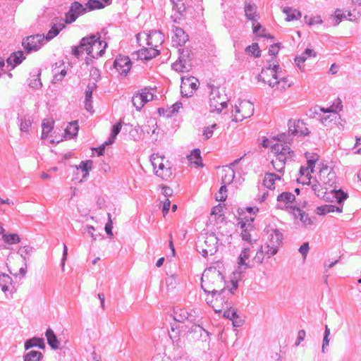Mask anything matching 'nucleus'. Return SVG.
Wrapping results in <instances>:
<instances>
[{
    "instance_id": "1",
    "label": "nucleus",
    "mask_w": 361,
    "mask_h": 361,
    "mask_svg": "<svg viewBox=\"0 0 361 361\" xmlns=\"http://www.w3.org/2000/svg\"><path fill=\"white\" fill-rule=\"evenodd\" d=\"M315 178L317 183L312 185V189L318 197L328 200L330 199L329 195L331 194L338 204L348 198V193L335 188L336 175L331 167L324 164H320Z\"/></svg>"
},
{
    "instance_id": "2",
    "label": "nucleus",
    "mask_w": 361,
    "mask_h": 361,
    "mask_svg": "<svg viewBox=\"0 0 361 361\" xmlns=\"http://www.w3.org/2000/svg\"><path fill=\"white\" fill-rule=\"evenodd\" d=\"M238 278L235 274L226 281L222 273L214 267L205 269L201 279V287L206 294L225 293L228 289L231 293L238 288Z\"/></svg>"
},
{
    "instance_id": "3",
    "label": "nucleus",
    "mask_w": 361,
    "mask_h": 361,
    "mask_svg": "<svg viewBox=\"0 0 361 361\" xmlns=\"http://www.w3.org/2000/svg\"><path fill=\"white\" fill-rule=\"evenodd\" d=\"M140 49L137 51V56L141 60H149L159 54L157 48L164 42L163 35L159 32H152L149 34L142 32L136 36Z\"/></svg>"
},
{
    "instance_id": "4",
    "label": "nucleus",
    "mask_w": 361,
    "mask_h": 361,
    "mask_svg": "<svg viewBox=\"0 0 361 361\" xmlns=\"http://www.w3.org/2000/svg\"><path fill=\"white\" fill-rule=\"evenodd\" d=\"M267 233V239L260 251L257 252L253 260L257 264H261L264 257L270 258L274 255L282 243V234L276 229L267 226L265 229Z\"/></svg>"
},
{
    "instance_id": "5",
    "label": "nucleus",
    "mask_w": 361,
    "mask_h": 361,
    "mask_svg": "<svg viewBox=\"0 0 361 361\" xmlns=\"http://www.w3.org/2000/svg\"><path fill=\"white\" fill-rule=\"evenodd\" d=\"M81 47L85 49V52L92 60L103 55L106 47V43L101 41L99 36L90 35L82 38Z\"/></svg>"
},
{
    "instance_id": "6",
    "label": "nucleus",
    "mask_w": 361,
    "mask_h": 361,
    "mask_svg": "<svg viewBox=\"0 0 361 361\" xmlns=\"http://www.w3.org/2000/svg\"><path fill=\"white\" fill-rule=\"evenodd\" d=\"M246 212L247 215L245 214L243 216L238 219V224L241 228V236L243 240L251 243L252 241H255L252 238V233L254 232V226L252 222L255 218V213L258 212L257 207H247Z\"/></svg>"
},
{
    "instance_id": "7",
    "label": "nucleus",
    "mask_w": 361,
    "mask_h": 361,
    "mask_svg": "<svg viewBox=\"0 0 361 361\" xmlns=\"http://www.w3.org/2000/svg\"><path fill=\"white\" fill-rule=\"evenodd\" d=\"M228 97L224 88L212 87L209 98L210 111L221 113L227 107Z\"/></svg>"
},
{
    "instance_id": "8",
    "label": "nucleus",
    "mask_w": 361,
    "mask_h": 361,
    "mask_svg": "<svg viewBox=\"0 0 361 361\" xmlns=\"http://www.w3.org/2000/svg\"><path fill=\"white\" fill-rule=\"evenodd\" d=\"M151 162L154 173L157 177L163 180H167L171 177L173 173L171 164L164 156L153 154L151 156Z\"/></svg>"
},
{
    "instance_id": "9",
    "label": "nucleus",
    "mask_w": 361,
    "mask_h": 361,
    "mask_svg": "<svg viewBox=\"0 0 361 361\" xmlns=\"http://www.w3.org/2000/svg\"><path fill=\"white\" fill-rule=\"evenodd\" d=\"M254 113V105L248 100H239L231 111L232 121L238 123L250 118Z\"/></svg>"
},
{
    "instance_id": "10",
    "label": "nucleus",
    "mask_w": 361,
    "mask_h": 361,
    "mask_svg": "<svg viewBox=\"0 0 361 361\" xmlns=\"http://www.w3.org/2000/svg\"><path fill=\"white\" fill-rule=\"evenodd\" d=\"M54 121L53 118H45L42 123V140H47L51 145L63 141V135L54 130Z\"/></svg>"
},
{
    "instance_id": "11",
    "label": "nucleus",
    "mask_w": 361,
    "mask_h": 361,
    "mask_svg": "<svg viewBox=\"0 0 361 361\" xmlns=\"http://www.w3.org/2000/svg\"><path fill=\"white\" fill-rule=\"evenodd\" d=\"M218 248V238L213 233H207L199 242L198 252L204 257L214 255Z\"/></svg>"
},
{
    "instance_id": "12",
    "label": "nucleus",
    "mask_w": 361,
    "mask_h": 361,
    "mask_svg": "<svg viewBox=\"0 0 361 361\" xmlns=\"http://www.w3.org/2000/svg\"><path fill=\"white\" fill-rule=\"evenodd\" d=\"M7 268L9 272L14 276H25L27 264L25 258L23 256H15L10 254L8 256Z\"/></svg>"
},
{
    "instance_id": "13",
    "label": "nucleus",
    "mask_w": 361,
    "mask_h": 361,
    "mask_svg": "<svg viewBox=\"0 0 361 361\" xmlns=\"http://www.w3.org/2000/svg\"><path fill=\"white\" fill-rule=\"evenodd\" d=\"M279 65L275 63L262 69L258 75V80L271 87L276 82V78H279Z\"/></svg>"
},
{
    "instance_id": "14",
    "label": "nucleus",
    "mask_w": 361,
    "mask_h": 361,
    "mask_svg": "<svg viewBox=\"0 0 361 361\" xmlns=\"http://www.w3.org/2000/svg\"><path fill=\"white\" fill-rule=\"evenodd\" d=\"M224 293H207L205 300L216 312H221L227 305V301L224 295Z\"/></svg>"
},
{
    "instance_id": "15",
    "label": "nucleus",
    "mask_w": 361,
    "mask_h": 361,
    "mask_svg": "<svg viewBox=\"0 0 361 361\" xmlns=\"http://www.w3.org/2000/svg\"><path fill=\"white\" fill-rule=\"evenodd\" d=\"M171 7L167 11L168 16L174 22L178 23L185 12L183 0H171Z\"/></svg>"
},
{
    "instance_id": "16",
    "label": "nucleus",
    "mask_w": 361,
    "mask_h": 361,
    "mask_svg": "<svg viewBox=\"0 0 361 361\" xmlns=\"http://www.w3.org/2000/svg\"><path fill=\"white\" fill-rule=\"evenodd\" d=\"M359 17V13L355 10L353 11H344L340 8L336 9L334 13L331 15V18L333 21V24L334 25H338L341 23L349 20V21H355L357 20Z\"/></svg>"
},
{
    "instance_id": "17",
    "label": "nucleus",
    "mask_w": 361,
    "mask_h": 361,
    "mask_svg": "<svg viewBox=\"0 0 361 361\" xmlns=\"http://www.w3.org/2000/svg\"><path fill=\"white\" fill-rule=\"evenodd\" d=\"M200 85L198 80L192 76L181 78L180 91L185 97H191Z\"/></svg>"
},
{
    "instance_id": "18",
    "label": "nucleus",
    "mask_w": 361,
    "mask_h": 361,
    "mask_svg": "<svg viewBox=\"0 0 361 361\" xmlns=\"http://www.w3.org/2000/svg\"><path fill=\"white\" fill-rule=\"evenodd\" d=\"M114 67L121 75H126L131 69L130 58L125 55H118L114 62Z\"/></svg>"
},
{
    "instance_id": "19",
    "label": "nucleus",
    "mask_w": 361,
    "mask_h": 361,
    "mask_svg": "<svg viewBox=\"0 0 361 361\" xmlns=\"http://www.w3.org/2000/svg\"><path fill=\"white\" fill-rule=\"evenodd\" d=\"M153 97L150 90L145 89L133 95L132 102L137 110L140 111L147 102L152 100Z\"/></svg>"
},
{
    "instance_id": "20",
    "label": "nucleus",
    "mask_w": 361,
    "mask_h": 361,
    "mask_svg": "<svg viewBox=\"0 0 361 361\" xmlns=\"http://www.w3.org/2000/svg\"><path fill=\"white\" fill-rule=\"evenodd\" d=\"M44 40V36L40 35L30 36L26 37L23 41V46L25 49L28 52L31 51H36L40 48L42 42Z\"/></svg>"
},
{
    "instance_id": "21",
    "label": "nucleus",
    "mask_w": 361,
    "mask_h": 361,
    "mask_svg": "<svg viewBox=\"0 0 361 361\" xmlns=\"http://www.w3.org/2000/svg\"><path fill=\"white\" fill-rule=\"evenodd\" d=\"M313 160L310 159L307 161V166H301L299 171V177L297 180L302 184H310L312 179V173L313 172Z\"/></svg>"
},
{
    "instance_id": "22",
    "label": "nucleus",
    "mask_w": 361,
    "mask_h": 361,
    "mask_svg": "<svg viewBox=\"0 0 361 361\" xmlns=\"http://www.w3.org/2000/svg\"><path fill=\"white\" fill-rule=\"evenodd\" d=\"M85 11V8L82 4L75 1L71 6L69 11L66 14L65 23H71L74 22L77 18Z\"/></svg>"
},
{
    "instance_id": "23",
    "label": "nucleus",
    "mask_w": 361,
    "mask_h": 361,
    "mask_svg": "<svg viewBox=\"0 0 361 361\" xmlns=\"http://www.w3.org/2000/svg\"><path fill=\"white\" fill-rule=\"evenodd\" d=\"M283 184V178L281 175L274 173H267L263 180V185L269 190H274L277 186Z\"/></svg>"
},
{
    "instance_id": "24",
    "label": "nucleus",
    "mask_w": 361,
    "mask_h": 361,
    "mask_svg": "<svg viewBox=\"0 0 361 361\" xmlns=\"http://www.w3.org/2000/svg\"><path fill=\"white\" fill-rule=\"evenodd\" d=\"M271 151L274 153L275 155L279 157L281 155L282 157L284 158V161H287L290 159L293 155V152L290 149V148L287 146L284 145L281 142H278L276 144H274L271 147Z\"/></svg>"
},
{
    "instance_id": "25",
    "label": "nucleus",
    "mask_w": 361,
    "mask_h": 361,
    "mask_svg": "<svg viewBox=\"0 0 361 361\" xmlns=\"http://www.w3.org/2000/svg\"><path fill=\"white\" fill-rule=\"evenodd\" d=\"M293 84V80L288 76H281L276 78V82L271 86L275 90L283 92L288 90Z\"/></svg>"
},
{
    "instance_id": "26",
    "label": "nucleus",
    "mask_w": 361,
    "mask_h": 361,
    "mask_svg": "<svg viewBox=\"0 0 361 361\" xmlns=\"http://www.w3.org/2000/svg\"><path fill=\"white\" fill-rule=\"evenodd\" d=\"M289 128L293 133L298 135H305L309 133L304 122L298 120L289 122Z\"/></svg>"
},
{
    "instance_id": "27",
    "label": "nucleus",
    "mask_w": 361,
    "mask_h": 361,
    "mask_svg": "<svg viewBox=\"0 0 361 361\" xmlns=\"http://www.w3.org/2000/svg\"><path fill=\"white\" fill-rule=\"evenodd\" d=\"M55 23L50 30L47 34L46 38L51 39L56 36L61 30L65 27V20L62 18H57L54 20Z\"/></svg>"
},
{
    "instance_id": "28",
    "label": "nucleus",
    "mask_w": 361,
    "mask_h": 361,
    "mask_svg": "<svg viewBox=\"0 0 361 361\" xmlns=\"http://www.w3.org/2000/svg\"><path fill=\"white\" fill-rule=\"evenodd\" d=\"M172 41L178 46H182L188 40V36L180 27H176L173 30V35L171 37Z\"/></svg>"
},
{
    "instance_id": "29",
    "label": "nucleus",
    "mask_w": 361,
    "mask_h": 361,
    "mask_svg": "<svg viewBox=\"0 0 361 361\" xmlns=\"http://www.w3.org/2000/svg\"><path fill=\"white\" fill-rule=\"evenodd\" d=\"M220 176L222 181V185H229L233 180L235 173L233 169L231 167H222L220 171Z\"/></svg>"
},
{
    "instance_id": "30",
    "label": "nucleus",
    "mask_w": 361,
    "mask_h": 361,
    "mask_svg": "<svg viewBox=\"0 0 361 361\" xmlns=\"http://www.w3.org/2000/svg\"><path fill=\"white\" fill-rule=\"evenodd\" d=\"M295 195L288 192H282L277 197V201L284 205L286 208L293 209L292 204L294 202Z\"/></svg>"
},
{
    "instance_id": "31",
    "label": "nucleus",
    "mask_w": 361,
    "mask_h": 361,
    "mask_svg": "<svg viewBox=\"0 0 361 361\" xmlns=\"http://www.w3.org/2000/svg\"><path fill=\"white\" fill-rule=\"evenodd\" d=\"M188 159L191 166L195 168L203 166L202 160L200 156V151L197 149L191 152V153L188 156Z\"/></svg>"
},
{
    "instance_id": "32",
    "label": "nucleus",
    "mask_w": 361,
    "mask_h": 361,
    "mask_svg": "<svg viewBox=\"0 0 361 361\" xmlns=\"http://www.w3.org/2000/svg\"><path fill=\"white\" fill-rule=\"evenodd\" d=\"M293 214L295 219H299L305 226H311L312 221L308 215L298 207H293Z\"/></svg>"
},
{
    "instance_id": "33",
    "label": "nucleus",
    "mask_w": 361,
    "mask_h": 361,
    "mask_svg": "<svg viewBox=\"0 0 361 361\" xmlns=\"http://www.w3.org/2000/svg\"><path fill=\"white\" fill-rule=\"evenodd\" d=\"M224 316L231 319L235 326H239L243 324V319L238 315L237 311L234 308L226 310L224 312Z\"/></svg>"
},
{
    "instance_id": "34",
    "label": "nucleus",
    "mask_w": 361,
    "mask_h": 361,
    "mask_svg": "<svg viewBox=\"0 0 361 361\" xmlns=\"http://www.w3.org/2000/svg\"><path fill=\"white\" fill-rule=\"evenodd\" d=\"M250 249L244 248L239 256L238 264L240 266H245V267H249L252 265V264L251 263L252 262L256 263V262L254 261L253 259L250 260Z\"/></svg>"
},
{
    "instance_id": "35",
    "label": "nucleus",
    "mask_w": 361,
    "mask_h": 361,
    "mask_svg": "<svg viewBox=\"0 0 361 361\" xmlns=\"http://www.w3.org/2000/svg\"><path fill=\"white\" fill-rule=\"evenodd\" d=\"M0 288L3 292L11 291L13 289L12 279L6 274H0Z\"/></svg>"
},
{
    "instance_id": "36",
    "label": "nucleus",
    "mask_w": 361,
    "mask_h": 361,
    "mask_svg": "<svg viewBox=\"0 0 361 361\" xmlns=\"http://www.w3.org/2000/svg\"><path fill=\"white\" fill-rule=\"evenodd\" d=\"M316 56V52L311 49H306L305 52L302 54V56H297L295 59L297 66L300 69L302 70L303 66L302 64L305 63V61L310 58L315 57Z\"/></svg>"
},
{
    "instance_id": "37",
    "label": "nucleus",
    "mask_w": 361,
    "mask_h": 361,
    "mask_svg": "<svg viewBox=\"0 0 361 361\" xmlns=\"http://www.w3.org/2000/svg\"><path fill=\"white\" fill-rule=\"evenodd\" d=\"M320 110L324 113L331 114L329 116L322 118V122L324 125H327L329 121H336L339 117L338 114L336 111V109L333 106L327 109L321 108Z\"/></svg>"
},
{
    "instance_id": "38",
    "label": "nucleus",
    "mask_w": 361,
    "mask_h": 361,
    "mask_svg": "<svg viewBox=\"0 0 361 361\" xmlns=\"http://www.w3.org/2000/svg\"><path fill=\"white\" fill-rule=\"evenodd\" d=\"M191 65L189 61L183 60L180 58L176 62H174L172 65V68L173 70L180 73L188 71Z\"/></svg>"
},
{
    "instance_id": "39",
    "label": "nucleus",
    "mask_w": 361,
    "mask_h": 361,
    "mask_svg": "<svg viewBox=\"0 0 361 361\" xmlns=\"http://www.w3.org/2000/svg\"><path fill=\"white\" fill-rule=\"evenodd\" d=\"M52 75L55 81H60L66 75L64 63H61L59 65L56 64L55 67L52 69Z\"/></svg>"
},
{
    "instance_id": "40",
    "label": "nucleus",
    "mask_w": 361,
    "mask_h": 361,
    "mask_svg": "<svg viewBox=\"0 0 361 361\" xmlns=\"http://www.w3.org/2000/svg\"><path fill=\"white\" fill-rule=\"evenodd\" d=\"M78 129L77 121L71 122L66 128L65 134L63 137L65 139H72L78 134Z\"/></svg>"
},
{
    "instance_id": "41",
    "label": "nucleus",
    "mask_w": 361,
    "mask_h": 361,
    "mask_svg": "<svg viewBox=\"0 0 361 361\" xmlns=\"http://www.w3.org/2000/svg\"><path fill=\"white\" fill-rule=\"evenodd\" d=\"M342 210V207H336L334 205L331 204H325L321 207H318L316 209V213L318 215H325L329 213L334 212L335 211L338 212H341Z\"/></svg>"
},
{
    "instance_id": "42",
    "label": "nucleus",
    "mask_w": 361,
    "mask_h": 361,
    "mask_svg": "<svg viewBox=\"0 0 361 361\" xmlns=\"http://www.w3.org/2000/svg\"><path fill=\"white\" fill-rule=\"evenodd\" d=\"M283 11L285 14H286L287 16L286 18V20L288 22L291 20H298L301 17V13L298 10L291 7H285L283 9Z\"/></svg>"
},
{
    "instance_id": "43",
    "label": "nucleus",
    "mask_w": 361,
    "mask_h": 361,
    "mask_svg": "<svg viewBox=\"0 0 361 361\" xmlns=\"http://www.w3.org/2000/svg\"><path fill=\"white\" fill-rule=\"evenodd\" d=\"M183 326L180 324H177L174 326L171 327L169 335L173 342L177 343L179 342L181 333L183 332Z\"/></svg>"
},
{
    "instance_id": "44",
    "label": "nucleus",
    "mask_w": 361,
    "mask_h": 361,
    "mask_svg": "<svg viewBox=\"0 0 361 361\" xmlns=\"http://www.w3.org/2000/svg\"><path fill=\"white\" fill-rule=\"evenodd\" d=\"M286 161H284V158L281 156L278 157L274 155V158L271 159V164L273 168L279 173H281L284 168Z\"/></svg>"
},
{
    "instance_id": "45",
    "label": "nucleus",
    "mask_w": 361,
    "mask_h": 361,
    "mask_svg": "<svg viewBox=\"0 0 361 361\" xmlns=\"http://www.w3.org/2000/svg\"><path fill=\"white\" fill-rule=\"evenodd\" d=\"M23 52L21 51H16L10 56L7 59V63L14 67L20 64L23 61Z\"/></svg>"
},
{
    "instance_id": "46",
    "label": "nucleus",
    "mask_w": 361,
    "mask_h": 361,
    "mask_svg": "<svg viewBox=\"0 0 361 361\" xmlns=\"http://www.w3.org/2000/svg\"><path fill=\"white\" fill-rule=\"evenodd\" d=\"M46 337L48 342V344L53 348L57 349L59 348V342L57 340L56 335L54 331L49 329L46 331Z\"/></svg>"
},
{
    "instance_id": "47",
    "label": "nucleus",
    "mask_w": 361,
    "mask_h": 361,
    "mask_svg": "<svg viewBox=\"0 0 361 361\" xmlns=\"http://www.w3.org/2000/svg\"><path fill=\"white\" fill-rule=\"evenodd\" d=\"M43 355L41 352L32 350L24 356V361H41Z\"/></svg>"
},
{
    "instance_id": "48",
    "label": "nucleus",
    "mask_w": 361,
    "mask_h": 361,
    "mask_svg": "<svg viewBox=\"0 0 361 361\" xmlns=\"http://www.w3.org/2000/svg\"><path fill=\"white\" fill-rule=\"evenodd\" d=\"M95 88V84L92 83V85H88L85 90V109L87 111H90L92 109V106L91 104V99L92 95V91Z\"/></svg>"
},
{
    "instance_id": "49",
    "label": "nucleus",
    "mask_w": 361,
    "mask_h": 361,
    "mask_svg": "<svg viewBox=\"0 0 361 361\" xmlns=\"http://www.w3.org/2000/svg\"><path fill=\"white\" fill-rule=\"evenodd\" d=\"M2 239L6 244L13 245L20 243V236L16 233L4 234Z\"/></svg>"
},
{
    "instance_id": "50",
    "label": "nucleus",
    "mask_w": 361,
    "mask_h": 361,
    "mask_svg": "<svg viewBox=\"0 0 361 361\" xmlns=\"http://www.w3.org/2000/svg\"><path fill=\"white\" fill-rule=\"evenodd\" d=\"M92 167V161L90 160H87L85 161H82L80 165L77 167V170H81L82 173V177L85 178L88 176L90 171H91Z\"/></svg>"
},
{
    "instance_id": "51",
    "label": "nucleus",
    "mask_w": 361,
    "mask_h": 361,
    "mask_svg": "<svg viewBox=\"0 0 361 361\" xmlns=\"http://www.w3.org/2000/svg\"><path fill=\"white\" fill-rule=\"evenodd\" d=\"M34 346H38L39 348L44 349L45 348L44 339L35 338L27 341L25 343V349H28Z\"/></svg>"
},
{
    "instance_id": "52",
    "label": "nucleus",
    "mask_w": 361,
    "mask_h": 361,
    "mask_svg": "<svg viewBox=\"0 0 361 361\" xmlns=\"http://www.w3.org/2000/svg\"><path fill=\"white\" fill-rule=\"evenodd\" d=\"M245 51L248 54L256 58L261 56V51L257 43H253L252 45L248 46Z\"/></svg>"
},
{
    "instance_id": "53",
    "label": "nucleus",
    "mask_w": 361,
    "mask_h": 361,
    "mask_svg": "<svg viewBox=\"0 0 361 361\" xmlns=\"http://www.w3.org/2000/svg\"><path fill=\"white\" fill-rule=\"evenodd\" d=\"M121 121H119L116 125H114L112 128V133L111 137L109 138L108 142H106V144H112L116 138V136L119 133L121 129Z\"/></svg>"
},
{
    "instance_id": "54",
    "label": "nucleus",
    "mask_w": 361,
    "mask_h": 361,
    "mask_svg": "<svg viewBox=\"0 0 361 361\" xmlns=\"http://www.w3.org/2000/svg\"><path fill=\"white\" fill-rule=\"evenodd\" d=\"M305 22L309 25H315L322 23V20L320 16H306L305 17Z\"/></svg>"
},
{
    "instance_id": "55",
    "label": "nucleus",
    "mask_w": 361,
    "mask_h": 361,
    "mask_svg": "<svg viewBox=\"0 0 361 361\" xmlns=\"http://www.w3.org/2000/svg\"><path fill=\"white\" fill-rule=\"evenodd\" d=\"M86 6L90 10L99 9L104 7V4L99 0H90Z\"/></svg>"
},
{
    "instance_id": "56",
    "label": "nucleus",
    "mask_w": 361,
    "mask_h": 361,
    "mask_svg": "<svg viewBox=\"0 0 361 361\" xmlns=\"http://www.w3.org/2000/svg\"><path fill=\"white\" fill-rule=\"evenodd\" d=\"M245 12L247 18L250 20H255L256 12L254 6L248 4L245 7Z\"/></svg>"
},
{
    "instance_id": "57",
    "label": "nucleus",
    "mask_w": 361,
    "mask_h": 361,
    "mask_svg": "<svg viewBox=\"0 0 361 361\" xmlns=\"http://www.w3.org/2000/svg\"><path fill=\"white\" fill-rule=\"evenodd\" d=\"M226 186L222 185L219 192L216 194V200L219 202H224L226 200Z\"/></svg>"
},
{
    "instance_id": "58",
    "label": "nucleus",
    "mask_w": 361,
    "mask_h": 361,
    "mask_svg": "<svg viewBox=\"0 0 361 361\" xmlns=\"http://www.w3.org/2000/svg\"><path fill=\"white\" fill-rule=\"evenodd\" d=\"M216 123L212 124L211 126L205 127L203 130L204 140H207L212 137L214 134V128L216 127Z\"/></svg>"
},
{
    "instance_id": "59",
    "label": "nucleus",
    "mask_w": 361,
    "mask_h": 361,
    "mask_svg": "<svg viewBox=\"0 0 361 361\" xmlns=\"http://www.w3.org/2000/svg\"><path fill=\"white\" fill-rule=\"evenodd\" d=\"M32 125V121L30 119H22L20 125V128L21 131L27 132L30 128Z\"/></svg>"
},
{
    "instance_id": "60",
    "label": "nucleus",
    "mask_w": 361,
    "mask_h": 361,
    "mask_svg": "<svg viewBox=\"0 0 361 361\" xmlns=\"http://www.w3.org/2000/svg\"><path fill=\"white\" fill-rule=\"evenodd\" d=\"M30 85L35 89H37L42 86V82L38 78V75H34L30 80Z\"/></svg>"
},
{
    "instance_id": "61",
    "label": "nucleus",
    "mask_w": 361,
    "mask_h": 361,
    "mask_svg": "<svg viewBox=\"0 0 361 361\" xmlns=\"http://www.w3.org/2000/svg\"><path fill=\"white\" fill-rule=\"evenodd\" d=\"M108 216H109V221L106 224L104 229H105V231L106 232V233L108 235H109L111 237H112L113 236V233H112L113 222H112L110 214H108Z\"/></svg>"
},
{
    "instance_id": "62",
    "label": "nucleus",
    "mask_w": 361,
    "mask_h": 361,
    "mask_svg": "<svg viewBox=\"0 0 361 361\" xmlns=\"http://www.w3.org/2000/svg\"><path fill=\"white\" fill-rule=\"evenodd\" d=\"M309 243H305L304 244H302L300 249H299V251L301 253V255H302L303 258L305 259L306 257H307V254L309 251Z\"/></svg>"
},
{
    "instance_id": "63",
    "label": "nucleus",
    "mask_w": 361,
    "mask_h": 361,
    "mask_svg": "<svg viewBox=\"0 0 361 361\" xmlns=\"http://www.w3.org/2000/svg\"><path fill=\"white\" fill-rule=\"evenodd\" d=\"M84 51L85 49L81 47V42L79 46L72 48V54L76 57H79L80 54Z\"/></svg>"
},
{
    "instance_id": "64",
    "label": "nucleus",
    "mask_w": 361,
    "mask_h": 361,
    "mask_svg": "<svg viewBox=\"0 0 361 361\" xmlns=\"http://www.w3.org/2000/svg\"><path fill=\"white\" fill-rule=\"evenodd\" d=\"M279 49H280L279 45L277 44H274L271 45V47L269 49V53L272 56H276L279 53Z\"/></svg>"
}]
</instances>
